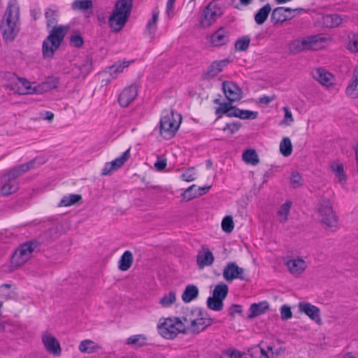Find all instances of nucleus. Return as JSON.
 I'll use <instances>...</instances> for the list:
<instances>
[{"label": "nucleus", "instance_id": "obj_1", "mask_svg": "<svg viewBox=\"0 0 358 358\" xmlns=\"http://www.w3.org/2000/svg\"><path fill=\"white\" fill-rule=\"evenodd\" d=\"M4 78L8 80L5 87L19 94H43L57 87L58 80L55 78H49L45 82L34 85L24 78H20L13 73H6Z\"/></svg>", "mask_w": 358, "mask_h": 358}, {"label": "nucleus", "instance_id": "obj_2", "mask_svg": "<svg viewBox=\"0 0 358 358\" xmlns=\"http://www.w3.org/2000/svg\"><path fill=\"white\" fill-rule=\"evenodd\" d=\"M180 318L182 321L185 331H190L196 334L203 331L211 324L208 314L199 308L185 309Z\"/></svg>", "mask_w": 358, "mask_h": 358}, {"label": "nucleus", "instance_id": "obj_3", "mask_svg": "<svg viewBox=\"0 0 358 358\" xmlns=\"http://www.w3.org/2000/svg\"><path fill=\"white\" fill-rule=\"evenodd\" d=\"M38 161L39 159L36 158L29 162L20 164L3 174L1 178V194L8 196L15 192L18 189L16 179L24 173L36 168V164H41V162Z\"/></svg>", "mask_w": 358, "mask_h": 358}, {"label": "nucleus", "instance_id": "obj_4", "mask_svg": "<svg viewBox=\"0 0 358 358\" xmlns=\"http://www.w3.org/2000/svg\"><path fill=\"white\" fill-rule=\"evenodd\" d=\"M132 7V0H118L108 18L109 27L113 32L121 31L127 23Z\"/></svg>", "mask_w": 358, "mask_h": 358}, {"label": "nucleus", "instance_id": "obj_5", "mask_svg": "<svg viewBox=\"0 0 358 358\" xmlns=\"http://www.w3.org/2000/svg\"><path fill=\"white\" fill-rule=\"evenodd\" d=\"M329 40L322 34L308 36L292 41L289 43V49L294 54L308 50H317L326 47Z\"/></svg>", "mask_w": 358, "mask_h": 358}, {"label": "nucleus", "instance_id": "obj_6", "mask_svg": "<svg viewBox=\"0 0 358 358\" xmlns=\"http://www.w3.org/2000/svg\"><path fill=\"white\" fill-rule=\"evenodd\" d=\"M69 29L68 25H58L52 29L42 45L43 55L45 58H52L55 51L59 48Z\"/></svg>", "mask_w": 358, "mask_h": 358}, {"label": "nucleus", "instance_id": "obj_7", "mask_svg": "<svg viewBox=\"0 0 358 358\" xmlns=\"http://www.w3.org/2000/svg\"><path fill=\"white\" fill-rule=\"evenodd\" d=\"M18 15L19 10L17 7L11 5L7 7L0 24L3 39L6 41H13L19 31Z\"/></svg>", "mask_w": 358, "mask_h": 358}, {"label": "nucleus", "instance_id": "obj_8", "mask_svg": "<svg viewBox=\"0 0 358 358\" xmlns=\"http://www.w3.org/2000/svg\"><path fill=\"white\" fill-rule=\"evenodd\" d=\"M182 120L180 114L175 113L171 108L164 110L160 119V134L165 138H172L178 131Z\"/></svg>", "mask_w": 358, "mask_h": 358}, {"label": "nucleus", "instance_id": "obj_9", "mask_svg": "<svg viewBox=\"0 0 358 358\" xmlns=\"http://www.w3.org/2000/svg\"><path fill=\"white\" fill-rule=\"evenodd\" d=\"M158 333L166 339H173L180 333H185L180 317L161 318L157 324Z\"/></svg>", "mask_w": 358, "mask_h": 358}, {"label": "nucleus", "instance_id": "obj_10", "mask_svg": "<svg viewBox=\"0 0 358 358\" xmlns=\"http://www.w3.org/2000/svg\"><path fill=\"white\" fill-rule=\"evenodd\" d=\"M317 209L321 222L331 231L337 230L338 217L333 210L331 200L326 198L321 199L318 203Z\"/></svg>", "mask_w": 358, "mask_h": 358}, {"label": "nucleus", "instance_id": "obj_11", "mask_svg": "<svg viewBox=\"0 0 358 358\" xmlns=\"http://www.w3.org/2000/svg\"><path fill=\"white\" fill-rule=\"evenodd\" d=\"M37 246L38 243L36 241H29L20 245L12 256L11 267L15 269L25 264L31 257L32 253Z\"/></svg>", "mask_w": 358, "mask_h": 358}, {"label": "nucleus", "instance_id": "obj_12", "mask_svg": "<svg viewBox=\"0 0 358 358\" xmlns=\"http://www.w3.org/2000/svg\"><path fill=\"white\" fill-rule=\"evenodd\" d=\"M223 14V7L219 0L210 1L203 10L200 24L203 27H209Z\"/></svg>", "mask_w": 358, "mask_h": 358}, {"label": "nucleus", "instance_id": "obj_13", "mask_svg": "<svg viewBox=\"0 0 358 358\" xmlns=\"http://www.w3.org/2000/svg\"><path fill=\"white\" fill-rule=\"evenodd\" d=\"M222 275L224 279L231 282L236 279L246 280L245 272L243 268L239 267L234 262H229L223 268Z\"/></svg>", "mask_w": 358, "mask_h": 358}, {"label": "nucleus", "instance_id": "obj_14", "mask_svg": "<svg viewBox=\"0 0 358 358\" xmlns=\"http://www.w3.org/2000/svg\"><path fill=\"white\" fill-rule=\"evenodd\" d=\"M42 343L45 350L55 356H59L62 353V348L58 340L50 333L45 331L41 336Z\"/></svg>", "mask_w": 358, "mask_h": 358}, {"label": "nucleus", "instance_id": "obj_15", "mask_svg": "<svg viewBox=\"0 0 358 358\" xmlns=\"http://www.w3.org/2000/svg\"><path fill=\"white\" fill-rule=\"evenodd\" d=\"M222 90L229 103L238 101L242 98V90L231 81H224Z\"/></svg>", "mask_w": 358, "mask_h": 358}, {"label": "nucleus", "instance_id": "obj_16", "mask_svg": "<svg viewBox=\"0 0 358 358\" xmlns=\"http://www.w3.org/2000/svg\"><path fill=\"white\" fill-rule=\"evenodd\" d=\"M130 157V149L124 152L122 155L114 160L105 164L101 171L102 176H108L112 172L121 168Z\"/></svg>", "mask_w": 358, "mask_h": 358}, {"label": "nucleus", "instance_id": "obj_17", "mask_svg": "<svg viewBox=\"0 0 358 358\" xmlns=\"http://www.w3.org/2000/svg\"><path fill=\"white\" fill-rule=\"evenodd\" d=\"M295 10L287 7H278L272 10L271 21L273 24L282 23L293 17L292 13Z\"/></svg>", "mask_w": 358, "mask_h": 358}, {"label": "nucleus", "instance_id": "obj_18", "mask_svg": "<svg viewBox=\"0 0 358 358\" xmlns=\"http://www.w3.org/2000/svg\"><path fill=\"white\" fill-rule=\"evenodd\" d=\"M285 264L289 272L295 276L302 274L308 266L306 262L299 257L289 259L285 262Z\"/></svg>", "mask_w": 358, "mask_h": 358}, {"label": "nucleus", "instance_id": "obj_19", "mask_svg": "<svg viewBox=\"0 0 358 358\" xmlns=\"http://www.w3.org/2000/svg\"><path fill=\"white\" fill-rule=\"evenodd\" d=\"M138 88L131 85L122 90L118 97V102L122 107H127L137 96Z\"/></svg>", "mask_w": 358, "mask_h": 358}, {"label": "nucleus", "instance_id": "obj_20", "mask_svg": "<svg viewBox=\"0 0 358 358\" xmlns=\"http://www.w3.org/2000/svg\"><path fill=\"white\" fill-rule=\"evenodd\" d=\"M311 74L323 86L329 87L334 84V76L324 68H315L312 70Z\"/></svg>", "mask_w": 358, "mask_h": 358}, {"label": "nucleus", "instance_id": "obj_21", "mask_svg": "<svg viewBox=\"0 0 358 358\" xmlns=\"http://www.w3.org/2000/svg\"><path fill=\"white\" fill-rule=\"evenodd\" d=\"M214 262V256L209 248L206 245H202L198 251L196 255V263L200 268L209 266Z\"/></svg>", "mask_w": 358, "mask_h": 358}, {"label": "nucleus", "instance_id": "obj_22", "mask_svg": "<svg viewBox=\"0 0 358 358\" xmlns=\"http://www.w3.org/2000/svg\"><path fill=\"white\" fill-rule=\"evenodd\" d=\"M229 39V31L224 27H220L210 36V43L214 47H220L227 45Z\"/></svg>", "mask_w": 358, "mask_h": 358}, {"label": "nucleus", "instance_id": "obj_23", "mask_svg": "<svg viewBox=\"0 0 358 358\" xmlns=\"http://www.w3.org/2000/svg\"><path fill=\"white\" fill-rule=\"evenodd\" d=\"M299 308L301 313H305L312 320L317 324H321L322 320L319 308L308 302H301L299 304Z\"/></svg>", "mask_w": 358, "mask_h": 358}, {"label": "nucleus", "instance_id": "obj_24", "mask_svg": "<svg viewBox=\"0 0 358 358\" xmlns=\"http://www.w3.org/2000/svg\"><path fill=\"white\" fill-rule=\"evenodd\" d=\"M266 349L267 350L259 345H257L250 348L248 352L251 358H270L279 354L278 351L273 352V348L271 345H268Z\"/></svg>", "mask_w": 358, "mask_h": 358}, {"label": "nucleus", "instance_id": "obj_25", "mask_svg": "<svg viewBox=\"0 0 358 358\" xmlns=\"http://www.w3.org/2000/svg\"><path fill=\"white\" fill-rule=\"evenodd\" d=\"M229 60L227 59L213 62L205 73L206 78L210 79L215 77L222 71L223 69L229 64Z\"/></svg>", "mask_w": 358, "mask_h": 358}, {"label": "nucleus", "instance_id": "obj_26", "mask_svg": "<svg viewBox=\"0 0 358 358\" xmlns=\"http://www.w3.org/2000/svg\"><path fill=\"white\" fill-rule=\"evenodd\" d=\"M58 15L59 9L56 6H52L45 9L44 15L46 20V25L48 27H52V29H53L54 27H58L57 25V17Z\"/></svg>", "mask_w": 358, "mask_h": 358}, {"label": "nucleus", "instance_id": "obj_27", "mask_svg": "<svg viewBox=\"0 0 358 358\" xmlns=\"http://www.w3.org/2000/svg\"><path fill=\"white\" fill-rule=\"evenodd\" d=\"M346 94L354 99L358 97V65L355 69L352 82L346 88Z\"/></svg>", "mask_w": 358, "mask_h": 358}, {"label": "nucleus", "instance_id": "obj_28", "mask_svg": "<svg viewBox=\"0 0 358 358\" xmlns=\"http://www.w3.org/2000/svg\"><path fill=\"white\" fill-rule=\"evenodd\" d=\"M271 11V6L269 3L265 4L263 7H262L257 13L255 15L254 18L255 22L260 25L265 22L267 20L269 13Z\"/></svg>", "mask_w": 358, "mask_h": 358}, {"label": "nucleus", "instance_id": "obj_29", "mask_svg": "<svg viewBox=\"0 0 358 358\" xmlns=\"http://www.w3.org/2000/svg\"><path fill=\"white\" fill-rule=\"evenodd\" d=\"M133 261L134 257L131 252L125 251L119 260V269L122 271H127L131 266Z\"/></svg>", "mask_w": 358, "mask_h": 358}, {"label": "nucleus", "instance_id": "obj_30", "mask_svg": "<svg viewBox=\"0 0 358 358\" xmlns=\"http://www.w3.org/2000/svg\"><path fill=\"white\" fill-rule=\"evenodd\" d=\"M331 169L338 179L341 184H345L347 180V176L344 171L343 165L339 162H334L331 164Z\"/></svg>", "mask_w": 358, "mask_h": 358}, {"label": "nucleus", "instance_id": "obj_31", "mask_svg": "<svg viewBox=\"0 0 358 358\" xmlns=\"http://www.w3.org/2000/svg\"><path fill=\"white\" fill-rule=\"evenodd\" d=\"M100 348L99 345L92 340L86 339L80 342L78 349L83 353L91 354Z\"/></svg>", "mask_w": 358, "mask_h": 358}, {"label": "nucleus", "instance_id": "obj_32", "mask_svg": "<svg viewBox=\"0 0 358 358\" xmlns=\"http://www.w3.org/2000/svg\"><path fill=\"white\" fill-rule=\"evenodd\" d=\"M159 11L157 8L152 10V18L148 22L146 25V33L151 36H154L157 30V22L159 18Z\"/></svg>", "mask_w": 358, "mask_h": 358}, {"label": "nucleus", "instance_id": "obj_33", "mask_svg": "<svg viewBox=\"0 0 358 358\" xmlns=\"http://www.w3.org/2000/svg\"><path fill=\"white\" fill-rule=\"evenodd\" d=\"M132 61H120L108 67V73L110 76L115 78L120 73H122L124 69L127 68Z\"/></svg>", "mask_w": 358, "mask_h": 358}, {"label": "nucleus", "instance_id": "obj_34", "mask_svg": "<svg viewBox=\"0 0 358 358\" xmlns=\"http://www.w3.org/2000/svg\"><path fill=\"white\" fill-rule=\"evenodd\" d=\"M343 22V18L338 14H330L324 16L323 24L328 28L339 26Z\"/></svg>", "mask_w": 358, "mask_h": 358}, {"label": "nucleus", "instance_id": "obj_35", "mask_svg": "<svg viewBox=\"0 0 358 358\" xmlns=\"http://www.w3.org/2000/svg\"><path fill=\"white\" fill-rule=\"evenodd\" d=\"M146 337L143 334H137L129 337L125 343L134 348H141L146 345Z\"/></svg>", "mask_w": 358, "mask_h": 358}, {"label": "nucleus", "instance_id": "obj_36", "mask_svg": "<svg viewBox=\"0 0 358 358\" xmlns=\"http://www.w3.org/2000/svg\"><path fill=\"white\" fill-rule=\"evenodd\" d=\"M199 294L198 288L193 285H189L186 287L182 295V300L186 302H190L197 297Z\"/></svg>", "mask_w": 358, "mask_h": 358}, {"label": "nucleus", "instance_id": "obj_37", "mask_svg": "<svg viewBox=\"0 0 358 358\" xmlns=\"http://www.w3.org/2000/svg\"><path fill=\"white\" fill-rule=\"evenodd\" d=\"M292 204V203L290 201H287L283 203L278 210L277 215L280 222L285 223L288 220V215L289 214Z\"/></svg>", "mask_w": 358, "mask_h": 358}, {"label": "nucleus", "instance_id": "obj_38", "mask_svg": "<svg viewBox=\"0 0 358 358\" xmlns=\"http://www.w3.org/2000/svg\"><path fill=\"white\" fill-rule=\"evenodd\" d=\"M268 308V304L266 301L259 303H253L250 308L249 317L252 318L263 314Z\"/></svg>", "mask_w": 358, "mask_h": 358}, {"label": "nucleus", "instance_id": "obj_39", "mask_svg": "<svg viewBox=\"0 0 358 358\" xmlns=\"http://www.w3.org/2000/svg\"><path fill=\"white\" fill-rule=\"evenodd\" d=\"M203 194H205V192H198L196 186L192 185L182 194V197L185 201H189Z\"/></svg>", "mask_w": 358, "mask_h": 358}, {"label": "nucleus", "instance_id": "obj_40", "mask_svg": "<svg viewBox=\"0 0 358 358\" xmlns=\"http://www.w3.org/2000/svg\"><path fill=\"white\" fill-rule=\"evenodd\" d=\"M243 161L252 165H257L259 162L258 155L254 150H247L243 154Z\"/></svg>", "mask_w": 358, "mask_h": 358}, {"label": "nucleus", "instance_id": "obj_41", "mask_svg": "<svg viewBox=\"0 0 358 358\" xmlns=\"http://www.w3.org/2000/svg\"><path fill=\"white\" fill-rule=\"evenodd\" d=\"M82 199V196L80 194H72L64 196L59 203V206H70L76 204Z\"/></svg>", "mask_w": 358, "mask_h": 358}, {"label": "nucleus", "instance_id": "obj_42", "mask_svg": "<svg viewBox=\"0 0 358 358\" xmlns=\"http://www.w3.org/2000/svg\"><path fill=\"white\" fill-rule=\"evenodd\" d=\"M228 291V286L224 282H220L215 287L213 292V296L224 300L227 296Z\"/></svg>", "mask_w": 358, "mask_h": 358}, {"label": "nucleus", "instance_id": "obj_43", "mask_svg": "<svg viewBox=\"0 0 358 358\" xmlns=\"http://www.w3.org/2000/svg\"><path fill=\"white\" fill-rule=\"evenodd\" d=\"M92 6L93 3L92 0H75L71 4L73 10L81 11L92 8Z\"/></svg>", "mask_w": 358, "mask_h": 358}, {"label": "nucleus", "instance_id": "obj_44", "mask_svg": "<svg viewBox=\"0 0 358 358\" xmlns=\"http://www.w3.org/2000/svg\"><path fill=\"white\" fill-rule=\"evenodd\" d=\"M280 152L285 157H289L292 152V144L288 137H284L280 143Z\"/></svg>", "mask_w": 358, "mask_h": 358}, {"label": "nucleus", "instance_id": "obj_45", "mask_svg": "<svg viewBox=\"0 0 358 358\" xmlns=\"http://www.w3.org/2000/svg\"><path fill=\"white\" fill-rule=\"evenodd\" d=\"M207 306L213 310L220 311L224 306L223 300L213 296H210L207 300Z\"/></svg>", "mask_w": 358, "mask_h": 358}, {"label": "nucleus", "instance_id": "obj_46", "mask_svg": "<svg viewBox=\"0 0 358 358\" xmlns=\"http://www.w3.org/2000/svg\"><path fill=\"white\" fill-rule=\"evenodd\" d=\"M176 300V293L170 292L164 294L159 300V304L164 308H168L173 305Z\"/></svg>", "mask_w": 358, "mask_h": 358}, {"label": "nucleus", "instance_id": "obj_47", "mask_svg": "<svg viewBox=\"0 0 358 358\" xmlns=\"http://www.w3.org/2000/svg\"><path fill=\"white\" fill-rule=\"evenodd\" d=\"M282 110L285 113L284 118L281 121L280 124L282 125L285 126H291L292 123L294 122V118L293 117L292 113L289 107L284 106L282 107Z\"/></svg>", "mask_w": 358, "mask_h": 358}, {"label": "nucleus", "instance_id": "obj_48", "mask_svg": "<svg viewBox=\"0 0 358 358\" xmlns=\"http://www.w3.org/2000/svg\"><path fill=\"white\" fill-rule=\"evenodd\" d=\"M250 39L248 36L239 38L235 43V49L238 51H245L250 45Z\"/></svg>", "mask_w": 358, "mask_h": 358}, {"label": "nucleus", "instance_id": "obj_49", "mask_svg": "<svg viewBox=\"0 0 358 358\" xmlns=\"http://www.w3.org/2000/svg\"><path fill=\"white\" fill-rule=\"evenodd\" d=\"M234 228V224L231 216H226L222 221V229L224 232L230 233Z\"/></svg>", "mask_w": 358, "mask_h": 358}, {"label": "nucleus", "instance_id": "obj_50", "mask_svg": "<svg viewBox=\"0 0 358 358\" xmlns=\"http://www.w3.org/2000/svg\"><path fill=\"white\" fill-rule=\"evenodd\" d=\"M348 49L353 52H358V34H351L348 36Z\"/></svg>", "mask_w": 358, "mask_h": 358}, {"label": "nucleus", "instance_id": "obj_51", "mask_svg": "<svg viewBox=\"0 0 358 358\" xmlns=\"http://www.w3.org/2000/svg\"><path fill=\"white\" fill-rule=\"evenodd\" d=\"M239 112V118L243 120H255L257 117L258 113L248 110H241Z\"/></svg>", "mask_w": 358, "mask_h": 358}, {"label": "nucleus", "instance_id": "obj_52", "mask_svg": "<svg viewBox=\"0 0 358 358\" xmlns=\"http://www.w3.org/2000/svg\"><path fill=\"white\" fill-rule=\"evenodd\" d=\"M196 178V174L194 168H189L182 175L181 178L186 182L194 181Z\"/></svg>", "mask_w": 358, "mask_h": 358}, {"label": "nucleus", "instance_id": "obj_53", "mask_svg": "<svg viewBox=\"0 0 358 358\" xmlns=\"http://www.w3.org/2000/svg\"><path fill=\"white\" fill-rule=\"evenodd\" d=\"M290 182L292 187L296 188L302 185L303 179L298 172H293L290 178Z\"/></svg>", "mask_w": 358, "mask_h": 358}, {"label": "nucleus", "instance_id": "obj_54", "mask_svg": "<svg viewBox=\"0 0 358 358\" xmlns=\"http://www.w3.org/2000/svg\"><path fill=\"white\" fill-rule=\"evenodd\" d=\"M280 316L282 320H287L292 317L291 308L288 305H283L280 308Z\"/></svg>", "mask_w": 358, "mask_h": 358}, {"label": "nucleus", "instance_id": "obj_55", "mask_svg": "<svg viewBox=\"0 0 358 358\" xmlns=\"http://www.w3.org/2000/svg\"><path fill=\"white\" fill-rule=\"evenodd\" d=\"M243 355L238 350H228L222 354L221 358H242Z\"/></svg>", "mask_w": 358, "mask_h": 358}, {"label": "nucleus", "instance_id": "obj_56", "mask_svg": "<svg viewBox=\"0 0 358 358\" xmlns=\"http://www.w3.org/2000/svg\"><path fill=\"white\" fill-rule=\"evenodd\" d=\"M70 44L76 48H80L83 45V39L80 34L72 35L70 38Z\"/></svg>", "mask_w": 358, "mask_h": 358}, {"label": "nucleus", "instance_id": "obj_57", "mask_svg": "<svg viewBox=\"0 0 358 358\" xmlns=\"http://www.w3.org/2000/svg\"><path fill=\"white\" fill-rule=\"evenodd\" d=\"M229 102L220 103V106L217 108L215 110V114L218 117H221L224 114L227 115L229 109Z\"/></svg>", "mask_w": 358, "mask_h": 358}, {"label": "nucleus", "instance_id": "obj_58", "mask_svg": "<svg viewBox=\"0 0 358 358\" xmlns=\"http://www.w3.org/2000/svg\"><path fill=\"white\" fill-rule=\"evenodd\" d=\"M229 102L220 103V106L217 108L215 110V114L218 117H221L224 114L227 115L229 109Z\"/></svg>", "mask_w": 358, "mask_h": 358}, {"label": "nucleus", "instance_id": "obj_59", "mask_svg": "<svg viewBox=\"0 0 358 358\" xmlns=\"http://www.w3.org/2000/svg\"><path fill=\"white\" fill-rule=\"evenodd\" d=\"M241 127V123L238 122H233L231 124H227L223 128V131H229L231 134L236 132Z\"/></svg>", "mask_w": 358, "mask_h": 358}, {"label": "nucleus", "instance_id": "obj_60", "mask_svg": "<svg viewBox=\"0 0 358 358\" xmlns=\"http://www.w3.org/2000/svg\"><path fill=\"white\" fill-rule=\"evenodd\" d=\"M154 166L159 171L164 170L166 166V159L158 157L157 160L154 164Z\"/></svg>", "mask_w": 358, "mask_h": 358}, {"label": "nucleus", "instance_id": "obj_61", "mask_svg": "<svg viewBox=\"0 0 358 358\" xmlns=\"http://www.w3.org/2000/svg\"><path fill=\"white\" fill-rule=\"evenodd\" d=\"M275 99L274 95L273 96H262L259 98L258 103L262 105H268Z\"/></svg>", "mask_w": 358, "mask_h": 358}, {"label": "nucleus", "instance_id": "obj_62", "mask_svg": "<svg viewBox=\"0 0 358 358\" xmlns=\"http://www.w3.org/2000/svg\"><path fill=\"white\" fill-rule=\"evenodd\" d=\"M176 0H168L166 3V12L169 17L173 15V6Z\"/></svg>", "mask_w": 358, "mask_h": 358}, {"label": "nucleus", "instance_id": "obj_63", "mask_svg": "<svg viewBox=\"0 0 358 358\" xmlns=\"http://www.w3.org/2000/svg\"><path fill=\"white\" fill-rule=\"evenodd\" d=\"M229 112L227 113L228 117H239V112L241 109L236 108V106H233L231 104L229 105Z\"/></svg>", "mask_w": 358, "mask_h": 358}, {"label": "nucleus", "instance_id": "obj_64", "mask_svg": "<svg viewBox=\"0 0 358 358\" xmlns=\"http://www.w3.org/2000/svg\"><path fill=\"white\" fill-rule=\"evenodd\" d=\"M92 68V64L89 60H87L85 64L83 65L82 68L80 69L82 71V73L85 76L87 75L91 70Z\"/></svg>", "mask_w": 358, "mask_h": 358}]
</instances>
